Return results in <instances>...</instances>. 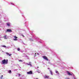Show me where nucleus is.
<instances>
[{
  "instance_id": "9d476101",
  "label": "nucleus",
  "mask_w": 79,
  "mask_h": 79,
  "mask_svg": "<svg viewBox=\"0 0 79 79\" xmlns=\"http://www.w3.org/2000/svg\"><path fill=\"white\" fill-rule=\"evenodd\" d=\"M6 24H7V26H10V23H6Z\"/></svg>"
},
{
  "instance_id": "dca6fc26",
  "label": "nucleus",
  "mask_w": 79,
  "mask_h": 79,
  "mask_svg": "<svg viewBox=\"0 0 79 79\" xmlns=\"http://www.w3.org/2000/svg\"><path fill=\"white\" fill-rule=\"evenodd\" d=\"M17 50H18V51H19V50H20V49L19 48H18L17 49Z\"/></svg>"
},
{
  "instance_id": "6e6552de",
  "label": "nucleus",
  "mask_w": 79,
  "mask_h": 79,
  "mask_svg": "<svg viewBox=\"0 0 79 79\" xmlns=\"http://www.w3.org/2000/svg\"><path fill=\"white\" fill-rule=\"evenodd\" d=\"M44 77L46 79H48V78H49V76H46Z\"/></svg>"
},
{
  "instance_id": "6ab92c4d",
  "label": "nucleus",
  "mask_w": 79,
  "mask_h": 79,
  "mask_svg": "<svg viewBox=\"0 0 79 79\" xmlns=\"http://www.w3.org/2000/svg\"><path fill=\"white\" fill-rule=\"evenodd\" d=\"M21 76V74H19V76Z\"/></svg>"
},
{
  "instance_id": "f8f14e48",
  "label": "nucleus",
  "mask_w": 79,
  "mask_h": 79,
  "mask_svg": "<svg viewBox=\"0 0 79 79\" xmlns=\"http://www.w3.org/2000/svg\"><path fill=\"white\" fill-rule=\"evenodd\" d=\"M3 47H4L5 48H6V46L5 45H3L2 46Z\"/></svg>"
},
{
  "instance_id": "aec40b11",
  "label": "nucleus",
  "mask_w": 79,
  "mask_h": 79,
  "mask_svg": "<svg viewBox=\"0 0 79 79\" xmlns=\"http://www.w3.org/2000/svg\"><path fill=\"white\" fill-rule=\"evenodd\" d=\"M2 77H3V75H2V77H1V79H2Z\"/></svg>"
},
{
  "instance_id": "412c9836",
  "label": "nucleus",
  "mask_w": 79,
  "mask_h": 79,
  "mask_svg": "<svg viewBox=\"0 0 79 79\" xmlns=\"http://www.w3.org/2000/svg\"><path fill=\"white\" fill-rule=\"evenodd\" d=\"M0 40L2 41V40L1 39H0Z\"/></svg>"
},
{
  "instance_id": "39448f33",
  "label": "nucleus",
  "mask_w": 79,
  "mask_h": 79,
  "mask_svg": "<svg viewBox=\"0 0 79 79\" xmlns=\"http://www.w3.org/2000/svg\"><path fill=\"white\" fill-rule=\"evenodd\" d=\"M7 32H11L12 31L10 29H8L7 30Z\"/></svg>"
},
{
  "instance_id": "1a4fd4ad",
  "label": "nucleus",
  "mask_w": 79,
  "mask_h": 79,
  "mask_svg": "<svg viewBox=\"0 0 79 79\" xmlns=\"http://www.w3.org/2000/svg\"><path fill=\"white\" fill-rule=\"evenodd\" d=\"M6 35H5L4 36V38L5 39H7V38H6Z\"/></svg>"
},
{
  "instance_id": "a211bd4d",
  "label": "nucleus",
  "mask_w": 79,
  "mask_h": 79,
  "mask_svg": "<svg viewBox=\"0 0 79 79\" xmlns=\"http://www.w3.org/2000/svg\"><path fill=\"white\" fill-rule=\"evenodd\" d=\"M19 61H23V60H19Z\"/></svg>"
},
{
  "instance_id": "ddd939ff",
  "label": "nucleus",
  "mask_w": 79,
  "mask_h": 79,
  "mask_svg": "<svg viewBox=\"0 0 79 79\" xmlns=\"http://www.w3.org/2000/svg\"><path fill=\"white\" fill-rule=\"evenodd\" d=\"M14 38H15V39H17L18 37H16V36H14Z\"/></svg>"
},
{
  "instance_id": "9b49d317",
  "label": "nucleus",
  "mask_w": 79,
  "mask_h": 79,
  "mask_svg": "<svg viewBox=\"0 0 79 79\" xmlns=\"http://www.w3.org/2000/svg\"><path fill=\"white\" fill-rule=\"evenodd\" d=\"M50 72L51 75H53V72L52 71H50Z\"/></svg>"
},
{
  "instance_id": "5701e85b",
  "label": "nucleus",
  "mask_w": 79,
  "mask_h": 79,
  "mask_svg": "<svg viewBox=\"0 0 79 79\" xmlns=\"http://www.w3.org/2000/svg\"><path fill=\"white\" fill-rule=\"evenodd\" d=\"M68 79H69V78H68Z\"/></svg>"
},
{
  "instance_id": "4468645a",
  "label": "nucleus",
  "mask_w": 79,
  "mask_h": 79,
  "mask_svg": "<svg viewBox=\"0 0 79 79\" xmlns=\"http://www.w3.org/2000/svg\"><path fill=\"white\" fill-rule=\"evenodd\" d=\"M14 40H18V39H16V38L14 39Z\"/></svg>"
},
{
  "instance_id": "7ed1b4c3",
  "label": "nucleus",
  "mask_w": 79,
  "mask_h": 79,
  "mask_svg": "<svg viewBox=\"0 0 79 79\" xmlns=\"http://www.w3.org/2000/svg\"><path fill=\"white\" fill-rule=\"evenodd\" d=\"M67 73L69 76H73V74H71L69 73V72L68 71H67Z\"/></svg>"
},
{
  "instance_id": "f257e3e1",
  "label": "nucleus",
  "mask_w": 79,
  "mask_h": 79,
  "mask_svg": "<svg viewBox=\"0 0 79 79\" xmlns=\"http://www.w3.org/2000/svg\"><path fill=\"white\" fill-rule=\"evenodd\" d=\"M8 59H7L6 60L5 59H4L2 61L3 64H8Z\"/></svg>"
},
{
  "instance_id": "f3484780",
  "label": "nucleus",
  "mask_w": 79,
  "mask_h": 79,
  "mask_svg": "<svg viewBox=\"0 0 79 79\" xmlns=\"http://www.w3.org/2000/svg\"><path fill=\"white\" fill-rule=\"evenodd\" d=\"M56 73H58V71H56Z\"/></svg>"
},
{
  "instance_id": "b1692460",
  "label": "nucleus",
  "mask_w": 79,
  "mask_h": 79,
  "mask_svg": "<svg viewBox=\"0 0 79 79\" xmlns=\"http://www.w3.org/2000/svg\"><path fill=\"white\" fill-rule=\"evenodd\" d=\"M36 79H38V78H36Z\"/></svg>"
},
{
  "instance_id": "4be33fe9",
  "label": "nucleus",
  "mask_w": 79,
  "mask_h": 79,
  "mask_svg": "<svg viewBox=\"0 0 79 79\" xmlns=\"http://www.w3.org/2000/svg\"><path fill=\"white\" fill-rule=\"evenodd\" d=\"M23 37H24V35H23Z\"/></svg>"
},
{
  "instance_id": "f03ea898",
  "label": "nucleus",
  "mask_w": 79,
  "mask_h": 79,
  "mask_svg": "<svg viewBox=\"0 0 79 79\" xmlns=\"http://www.w3.org/2000/svg\"><path fill=\"white\" fill-rule=\"evenodd\" d=\"M43 58L44 59H45L47 61H48V58H47V56H43Z\"/></svg>"
},
{
  "instance_id": "423d86ee",
  "label": "nucleus",
  "mask_w": 79,
  "mask_h": 79,
  "mask_svg": "<svg viewBox=\"0 0 79 79\" xmlns=\"http://www.w3.org/2000/svg\"><path fill=\"white\" fill-rule=\"evenodd\" d=\"M26 64L27 65H29L30 66H32V64H31V62H29V64H28L27 63Z\"/></svg>"
},
{
  "instance_id": "2eb2a0df",
  "label": "nucleus",
  "mask_w": 79,
  "mask_h": 79,
  "mask_svg": "<svg viewBox=\"0 0 79 79\" xmlns=\"http://www.w3.org/2000/svg\"><path fill=\"white\" fill-rule=\"evenodd\" d=\"M9 73H11V70H9Z\"/></svg>"
},
{
  "instance_id": "20e7f679",
  "label": "nucleus",
  "mask_w": 79,
  "mask_h": 79,
  "mask_svg": "<svg viewBox=\"0 0 79 79\" xmlns=\"http://www.w3.org/2000/svg\"><path fill=\"white\" fill-rule=\"evenodd\" d=\"M27 74H32V71H30V72H27Z\"/></svg>"
},
{
  "instance_id": "0eeeda50",
  "label": "nucleus",
  "mask_w": 79,
  "mask_h": 79,
  "mask_svg": "<svg viewBox=\"0 0 79 79\" xmlns=\"http://www.w3.org/2000/svg\"><path fill=\"white\" fill-rule=\"evenodd\" d=\"M6 54L7 55H9V56H10L12 54H9V53L8 52H6Z\"/></svg>"
}]
</instances>
